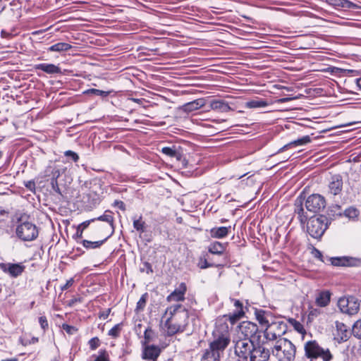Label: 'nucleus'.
Returning <instances> with one entry per match:
<instances>
[{
  "mask_svg": "<svg viewBox=\"0 0 361 361\" xmlns=\"http://www.w3.org/2000/svg\"><path fill=\"white\" fill-rule=\"evenodd\" d=\"M162 318H166L164 326L168 336L183 332L188 324L189 313L180 304L166 308Z\"/></svg>",
  "mask_w": 361,
  "mask_h": 361,
  "instance_id": "1",
  "label": "nucleus"
},
{
  "mask_svg": "<svg viewBox=\"0 0 361 361\" xmlns=\"http://www.w3.org/2000/svg\"><path fill=\"white\" fill-rule=\"evenodd\" d=\"M252 334L250 336V343L252 345V350L250 349V361H268L270 357V352L264 345L267 343L265 338L262 337L261 332Z\"/></svg>",
  "mask_w": 361,
  "mask_h": 361,
  "instance_id": "2",
  "label": "nucleus"
},
{
  "mask_svg": "<svg viewBox=\"0 0 361 361\" xmlns=\"http://www.w3.org/2000/svg\"><path fill=\"white\" fill-rule=\"evenodd\" d=\"M295 347L289 340L279 338L272 348V354L278 361H292L295 355Z\"/></svg>",
  "mask_w": 361,
  "mask_h": 361,
  "instance_id": "3",
  "label": "nucleus"
},
{
  "mask_svg": "<svg viewBox=\"0 0 361 361\" xmlns=\"http://www.w3.org/2000/svg\"><path fill=\"white\" fill-rule=\"evenodd\" d=\"M16 234L23 241H32L39 235L37 226L31 221H23V217L18 219Z\"/></svg>",
  "mask_w": 361,
  "mask_h": 361,
  "instance_id": "4",
  "label": "nucleus"
},
{
  "mask_svg": "<svg viewBox=\"0 0 361 361\" xmlns=\"http://www.w3.org/2000/svg\"><path fill=\"white\" fill-rule=\"evenodd\" d=\"M329 219L326 216L311 217L307 224V231L314 238H321L328 228Z\"/></svg>",
  "mask_w": 361,
  "mask_h": 361,
  "instance_id": "5",
  "label": "nucleus"
},
{
  "mask_svg": "<svg viewBox=\"0 0 361 361\" xmlns=\"http://www.w3.org/2000/svg\"><path fill=\"white\" fill-rule=\"evenodd\" d=\"M252 312L255 316V321L259 324V327L256 322L250 321V332L255 334V330L257 329V332H261L262 334V331L269 324V317L271 316V313L255 307H252L251 309L250 308V314Z\"/></svg>",
  "mask_w": 361,
  "mask_h": 361,
  "instance_id": "6",
  "label": "nucleus"
},
{
  "mask_svg": "<svg viewBox=\"0 0 361 361\" xmlns=\"http://www.w3.org/2000/svg\"><path fill=\"white\" fill-rule=\"evenodd\" d=\"M305 351L309 358L321 357L323 361H330L333 358L329 350L320 347L316 341H307L305 344Z\"/></svg>",
  "mask_w": 361,
  "mask_h": 361,
  "instance_id": "7",
  "label": "nucleus"
},
{
  "mask_svg": "<svg viewBox=\"0 0 361 361\" xmlns=\"http://www.w3.org/2000/svg\"><path fill=\"white\" fill-rule=\"evenodd\" d=\"M287 325L285 322L278 321L269 324L262 331V337L267 340L275 341L282 338V336L287 331Z\"/></svg>",
  "mask_w": 361,
  "mask_h": 361,
  "instance_id": "8",
  "label": "nucleus"
},
{
  "mask_svg": "<svg viewBox=\"0 0 361 361\" xmlns=\"http://www.w3.org/2000/svg\"><path fill=\"white\" fill-rule=\"evenodd\" d=\"M247 325L246 322H243L238 327L240 333L244 335L245 338H240L235 345V353L237 355L238 361H247L248 357V342L247 336Z\"/></svg>",
  "mask_w": 361,
  "mask_h": 361,
  "instance_id": "9",
  "label": "nucleus"
},
{
  "mask_svg": "<svg viewBox=\"0 0 361 361\" xmlns=\"http://www.w3.org/2000/svg\"><path fill=\"white\" fill-rule=\"evenodd\" d=\"M305 206L308 212L318 213L325 208L326 200L322 195L312 194L306 199Z\"/></svg>",
  "mask_w": 361,
  "mask_h": 361,
  "instance_id": "10",
  "label": "nucleus"
},
{
  "mask_svg": "<svg viewBox=\"0 0 361 361\" xmlns=\"http://www.w3.org/2000/svg\"><path fill=\"white\" fill-rule=\"evenodd\" d=\"M338 307L341 312L353 315L359 311L360 304L355 297H343L338 300Z\"/></svg>",
  "mask_w": 361,
  "mask_h": 361,
  "instance_id": "11",
  "label": "nucleus"
},
{
  "mask_svg": "<svg viewBox=\"0 0 361 361\" xmlns=\"http://www.w3.org/2000/svg\"><path fill=\"white\" fill-rule=\"evenodd\" d=\"M332 265L339 267H357L360 264L361 260L352 257H336L330 258Z\"/></svg>",
  "mask_w": 361,
  "mask_h": 361,
  "instance_id": "12",
  "label": "nucleus"
},
{
  "mask_svg": "<svg viewBox=\"0 0 361 361\" xmlns=\"http://www.w3.org/2000/svg\"><path fill=\"white\" fill-rule=\"evenodd\" d=\"M229 343V337L225 334H221L214 341L210 343L209 347L212 348V350L216 353L219 357H220V353H222Z\"/></svg>",
  "mask_w": 361,
  "mask_h": 361,
  "instance_id": "13",
  "label": "nucleus"
},
{
  "mask_svg": "<svg viewBox=\"0 0 361 361\" xmlns=\"http://www.w3.org/2000/svg\"><path fill=\"white\" fill-rule=\"evenodd\" d=\"M0 269L11 276L16 278L24 271L25 266L21 264L0 263Z\"/></svg>",
  "mask_w": 361,
  "mask_h": 361,
  "instance_id": "14",
  "label": "nucleus"
},
{
  "mask_svg": "<svg viewBox=\"0 0 361 361\" xmlns=\"http://www.w3.org/2000/svg\"><path fill=\"white\" fill-rule=\"evenodd\" d=\"M343 178L340 175L331 176L328 184V192L334 196L339 195L343 189Z\"/></svg>",
  "mask_w": 361,
  "mask_h": 361,
  "instance_id": "15",
  "label": "nucleus"
},
{
  "mask_svg": "<svg viewBox=\"0 0 361 361\" xmlns=\"http://www.w3.org/2000/svg\"><path fill=\"white\" fill-rule=\"evenodd\" d=\"M187 291V286L185 283H181L170 295L166 298L168 302H182L185 300V295Z\"/></svg>",
  "mask_w": 361,
  "mask_h": 361,
  "instance_id": "16",
  "label": "nucleus"
},
{
  "mask_svg": "<svg viewBox=\"0 0 361 361\" xmlns=\"http://www.w3.org/2000/svg\"><path fill=\"white\" fill-rule=\"evenodd\" d=\"M331 293L329 290H322L318 293L315 298V303L321 307H326L331 300Z\"/></svg>",
  "mask_w": 361,
  "mask_h": 361,
  "instance_id": "17",
  "label": "nucleus"
},
{
  "mask_svg": "<svg viewBox=\"0 0 361 361\" xmlns=\"http://www.w3.org/2000/svg\"><path fill=\"white\" fill-rule=\"evenodd\" d=\"M160 352L161 350L158 346L154 345H147L145 348L142 357L143 359L152 360L154 361L159 357Z\"/></svg>",
  "mask_w": 361,
  "mask_h": 361,
  "instance_id": "18",
  "label": "nucleus"
},
{
  "mask_svg": "<svg viewBox=\"0 0 361 361\" xmlns=\"http://www.w3.org/2000/svg\"><path fill=\"white\" fill-rule=\"evenodd\" d=\"M35 70H41L47 74H60L61 68L52 63H39L35 66Z\"/></svg>",
  "mask_w": 361,
  "mask_h": 361,
  "instance_id": "19",
  "label": "nucleus"
},
{
  "mask_svg": "<svg viewBox=\"0 0 361 361\" xmlns=\"http://www.w3.org/2000/svg\"><path fill=\"white\" fill-rule=\"evenodd\" d=\"M231 226L214 227L211 229L210 234L212 238H223L231 233Z\"/></svg>",
  "mask_w": 361,
  "mask_h": 361,
  "instance_id": "20",
  "label": "nucleus"
},
{
  "mask_svg": "<svg viewBox=\"0 0 361 361\" xmlns=\"http://www.w3.org/2000/svg\"><path fill=\"white\" fill-rule=\"evenodd\" d=\"M210 107L212 110L219 112H228L231 109L228 104L221 99H214L210 102Z\"/></svg>",
  "mask_w": 361,
  "mask_h": 361,
  "instance_id": "21",
  "label": "nucleus"
},
{
  "mask_svg": "<svg viewBox=\"0 0 361 361\" xmlns=\"http://www.w3.org/2000/svg\"><path fill=\"white\" fill-rule=\"evenodd\" d=\"M204 105V100L203 99H195L192 102L185 104L182 106L183 111L190 113L196 111Z\"/></svg>",
  "mask_w": 361,
  "mask_h": 361,
  "instance_id": "22",
  "label": "nucleus"
},
{
  "mask_svg": "<svg viewBox=\"0 0 361 361\" xmlns=\"http://www.w3.org/2000/svg\"><path fill=\"white\" fill-rule=\"evenodd\" d=\"M310 142H311L310 137L309 135H305L301 138L295 140L290 142V143L286 145L279 150V152L283 151L286 149L291 147L302 146V145H305Z\"/></svg>",
  "mask_w": 361,
  "mask_h": 361,
  "instance_id": "23",
  "label": "nucleus"
},
{
  "mask_svg": "<svg viewBox=\"0 0 361 361\" xmlns=\"http://www.w3.org/2000/svg\"><path fill=\"white\" fill-rule=\"evenodd\" d=\"M337 336L341 341H345L348 338V332L347 326L342 322H337L336 323Z\"/></svg>",
  "mask_w": 361,
  "mask_h": 361,
  "instance_id": "24",
  "label": "nucleus"
},
{
  "mask_svg": "<svg viewBox=\"0 0 361 361\" xmlns=\"http://www.w3.org/2000/svg\"><path fill=\"white\" fill-rule=\"evenodd\" d=\"M225 250V245L218 241L212 243L208 247V251L214 255H221L224 252Z\"/></svg>",
  "mask_w": 361,
  "mask_h": 361,
  "instance_id": "25",
  "label": "nucleus"
},
{
  "mask_svg": "<svg viewBox=\"0 0 361 361\" xmlns=\"http://www.w3.org/2000/svg\"><path fill=\"white\" fill-rule=\"evenodd\" d=\"M325 1L336 8H351L354 4L348 0H325Z\"/></svg>",
  "mask_w": 361,
  "mask_h": 361,
  "instance_id": "26",
  "label": "nucleus"
},
{
  "mask_svg": "<svg viewBox=\"0 0 361 361\" xmlns=\"http://www.w3.org/2000/svg\"><path fill=\"white\" fill-rule=\"evenodd\" d=\"M71 48L72 46L70 44L66 42H59L49 47L48 51L61 52L68 51Z\"/></svg>",
  "mask_w": 361,
  "mask_h": 361,
  "instance_id": "27",
  "label": "nucleus"
},
{
  "mask_svg": "<svg viewBox=\"0 0 361 361\" xmlns=\"http://www.w3.org/2000/svg\"><path fill=\"white\" fill-rule=\"evenodd\" d=\"M219 357L214 351L212 350V348L209 347L208 349H206L202 357V361H219Z\"/></svg>",
  "mask_w": 361,
  "mask_h": 361,
  "instance_id": "28",
  "label": "nucleus"
},
{
  "mask_svg": "<svg viewBox=\"0 0 361 361\" xmlns=\"http://www.w3.org/2000/svg\"><path fill=\"white\" fill-rule=\"evenodd\" d=\"M235 305L237 307H240V310L229 316V320L231 324H234L244 314V312L242 310V304L240 302V301L236 300L235 302Z\"/></svg>",
  "mask_w": 361,
  "mask_h": 361,
  "instance_id": "29",
  "label": "nucleus"
},
{
  "mask_svg": "<svg viewBox=\"0 0 361 361\" xmlns=\"http://www.w3.org/2000/svg\"><path fill=\"white\" fill-rule=\"evenodd\" d=\"M269 105V103L260 98H250V108H262Z\"/></svg>",
  "mask_w": 361,
  "mask_h": 361,
  "instance_id": "30",
  "label": "nucleus"
},
{
  "mask_svg": "<svg viewBox=\"0 0 361 361\" xmlns=\"http://www.w3.org/2000/svg\"><path fill=\"white\" fill-rule=\"evenodd\" d=\"M108 238H106L105 239L99 241H90L87 240H83L82 241V245L87 248V249H95L99 247L102 245L104 244V243L107 240Z\"/></svg>",
  "mask_w": 361,
  "mask_h": 361,
  "instance_id": "31",
  "label": "nucleus"
},
{
  "mask_svg": "<svg viewBox=\"0 0 361 361\" xmlns=\"http://www.w3.org/2000/svg\"><path fill=\"white\" fill-rule=\"evenodd\" d=\"M257 37L255 32L250 30V49H259L264 47V42H255V37Z\"/></svg>",
  "mask_w": 361,
  "mask_h": 361,
  "instance_id": "32",
  "label": "nucleus"
},
{
  "mask_svg": "<svg viewBox=\"0 0 361 361\" xmlns=\"http://www.w3.org/2000/svg\"><path fill=\"white\" fill-rule=\"evenodd\" d=\"M337 215L341 216L343 214L339 212ZM343 215L349 219H355L358 216L359 212L356 208L351 207L344 211Z\"/></svg>",
  "mask_w": 361,
  "mask_h": 361,
  "instance_id": "33",
  "label": "nucleus"
},
{
  "mask_svg": "<svg viewBox=\"0 0 361 361\" xmlns=\"http://www.w3.org/2000/svg\"><path fill=\"white\" fill-rule=\"evenodd\" d=\"M161 152L170 157H176L178 159H180V154L178 153L175 147H164L161 149Z\"/></svg>",
  "mask_w": 361,
  "mask_h": 361,
  "instance_id": "34",
  "label": "nucleus"
},
{
  "mask_svg": "<svg viewBox=\"0 0 361 361\" xmlns=\"http://www.w3.org/2000/svg\"><path fill=\"white\" fill-rule=\"evenodd\" d=\"M94 219L95 220L107 222L111 228H114V216H112V213L109 211H106L103 215Z\"/></svg>",
  "mask_w": 361,
  "mask_h": 361,
  "instance_id": "35",
  "label": "nucleus"
},
{
  "mask_svg": "<svg viewBox=\"0 0 361 361\" xmlns=\"http://www.w3.org/2000/svg\"><path fill=\"white\" fill-rule=\"evenodd\" d=\"M295 213L298 214L299 220L301 223H305L307 219V216L305 214L304 212V209L302 207V202L300 201L299 204L297 205V208L295 210Z\"/></svg>",
  "mask_w": 361,
  "mask_h": 361,
  "instance_id": "36",
  "label": "nucleus"
},
{
  "mask_svg": "<svg viewBox=\"0 0 361 361\" xmlns=\"http://www.w3.org/2000/svg\"><path fill=\"white\" fill-rule=\"evenodd\" d=\"M256 74L255 72L250 71V94L256 93L259 94L264 92V90H258L256 87V83L254 82L252 77L255 76Z\"/></svg>",
  "mask_w": 361,
  "mask_h": 361,
  "instance_id": "37",
  "label": "nucleus"
},
{
  "mask_svg": "<svg viewBox=\"0 0 361 361\" xmlns=\"http://www.w3.org/2000/svg\"><path fill=\"white\" fill-rule=\"evenodd\" d=\"M353 335L361 340V319L356 321L352 327Z\"/></svg>",
  "mask_w": 361,
  "mask_h": 361,
  "instance_id": "38",
  "label": "nucleus"
},
{
  "mask_svg": "<svg viewBox=\"0 0 361 361\" xmlns=\"http://www.w3.org/2000/svg\"><path fill=\"white\" fill-rule=\"evenodd\" d=\"M148 293H145L143 295H142L141 298H140L139 301L137 302V306L135 310L139 312L140 311H142L146 305L147 300L148 299Z\"/></svg>",
  "mask_w": 361,
  "mask_h": 361,
  "instance_id": "39",
  "label": "nucleus"
},
{
  "mask_svg": "<svg viewBox=\"0 0 361 361\" xmlns=\"http://www.w3.org/2000/svg\"><path fill=\"white\" fill-rule=\"evenodd\" d=\"M220 265L221 264H214V263H209V262H207V259H204V258H200V260H199V262L197 264V266L200 269H206V268L211 267H218V266H220Z\"/></svg>",
  "mask_w": 361,
  "mask_h": 361,
  "instance_id": "40",
  "label": "nucleus"
},
{
  "mask_svg": "<svg viewBox=\"0 0 361 361\" xmlns=\"http://www.w3.org/2000/svg\"><path fill=\"white\" fill-rule=\"evenodd\" d=\"M145 223L142 221V217L140 216L138 219H135L133 221V227L141 233L145 231Z\"/></svg>",
  "mask_w": 361,
  "mask_h": 361,
  "instance_id": "41",
  "label": "nucleus"
},
{
  "mask_svg": "<svg viewBox=\"0 0 361 361\" xmlns=\"http://www.w3.org/2000/svg\"><path fill=\"white\" fill-rule=\"evenodd\" d=\"M86 92L88 94L91 93V94H94L96 95H99L102 97H106L109 96L111 93L110 91H104V90H100L98 89H90V90H87Z\"/></svg>",
  "mask_w": 361,
  "mask_h": 361,
  "instance_id": "42",
  "label": "nucleus"
},
{
  "mask_svg": "<svg viewBox=\"0 0 361 361\" xmlns=\"http://www.w3.org/2000/svg\"><path fill=\"white\" fill-rule=\"evenodd\" d=\"M121 326L122 324H118L115 325L112 329L109 330V335L114 338L118 337L121 331Z\"/></svg>",
  "mask_w": 361,
  "mask_h": 361,
  "instance_id": "43",
  "label": "nucleus"
},
{
  "mask_svg": "<svg viewBox=\"0 0 361 361\" xmlns=\"http://www.w3.org/2000/svg\"><path fill=\"white\" fill-rule=\"evenodd\" d=\"M94 361H110L109 356L106 350H99V355L96 357Z\"/></svg>",
  "mask_w": 361,
  "mask_h": 361,
  "instance_id": "44",
  "label": "nucleus"
},
{
  "mask_svg": "<svg viewBox=\"0 0 361 361\" xmlns=\"http://www.w3.org/2000/svg\"><path fill=\"white\" fill-rule=\"evenodd\" d=\"M63 329L68 334L73 335L77 332L78 329L73 326L68 325L67 324H63L62 325Z\"/></svg>",
  "mask_w": 361,
  "mask_h": 361,
  "instance_id": "45",
  "label": "nucleus"
},
{
  "mask_svg": "<svg viewBox=\"0 0 361 361\" xmlns=\"http://www.w3.org/2000/svg\"><path fill=\"white\" fill-rule=\"evenodd\" d=\"M64 155L65 157H66L67 158H69L71 159V160H73L74 162H76L78 161L79 159V156L78 155L77 153L71 151V150H67L64 152Z\"/></svg>",
  "mask_w": 361,
  "mask_h": 361,
  "instance_id": "46",
  "label": "nucleus"
},
{
  "mask_svg": "<svg viewBox=\"0 0 361 361\" xmlns=\"http://www.w3.org/2000/svg\"><path fill=\"white\" fill-rule=\"evenodd\" d=\"M89 345L91 350H95L100 345V341L97 337H94L89 341Z\"/></svg>",
  "mask_w": 361,
  "mask_h": 361,
  "instance_id": "47",
  "label": "nucleus"
},
{
  "mask_svg": "<svg viewBox=\"0 0 361 361\" xmlns=\"http://www.w3.org/2000/svg\"><path fill=\"white\" fill-rule=\"evenodd\" d=\"M39 323L40 324L41 328L43 329L44 331H46L48 329L49 324H48V321H47L46 317H44V316L39 317Z\"/></svg>",
  "mask_w": 361,
  "mask_h": 361,
  "instance_id": "48",
  "label": "nucleus"
},
{
  "mask_svg": "<svg viewBox=\"0 0 361 361\" xmlns=\"http://www.w3.org/2000/svg\"><path fill=\"white\" fill-rule=\"evenodd\" d=\"M140 271L146 272L148 274L152 273L153 269H152V265L147 262H144L143 267L140 268Z\"/></svg>",
  "mask_w": 361,
  "mask_h": 361,
  "instance_id": "49",
  "label": "nucleus"
},
{
  "mask_svg": "<svg viewBox=\"0 0 361 361\" xmlns=\"http://www.w3.org/2000/svg\"><path fill=\"white\" fill-rule=\"evenodd\" d=\"M293 326L298 332L301 333V334L305 332V329H304L302 324H300L299 322L294 320Z\"/></svg>",
  "mask_w": 361,
  "mask_h": 361,
  "instance_id": "50",
  "label": "nucleus"
},
{
  "mask_svg": "<svg viewBox=\"0 0 361 361\" xmlns=\"http://www.w3.org/2000/svg\"><path fill=\"white\" fill-rule=\"evenodd\" d=\"M321 314V311L319 309H312L310 311V313H309V319H313L314 317H318L319 314Z\"/></svg>",
  "mask_w": 361,
  "mask_h": 361,
  "instance_id": "51",
  "label": "nucleus"
},
{
  "mask_svg": "<svg viewBox=\"0 0 361 361\" xmlns=\"http://www.w3.org/2000/svg\"><path fill=\"white\" fill-rule=\"evenodd\" d=\"M39 341L38 338L32 337L30 340L22 341L21 343L23 345H27L37 343Z\"/></svg>",
  "mask_w": 361,
  "mask_h": 361,
  "instance_id": "52",
  "label": "nucleus"
},
{
  "mask_svg": "<svg viewBox=\"0 0 361 361\" xmlns=\"http://www.w3.org/2000/svg\"><path fill=\"white\" fill-rule=\"evenodd\" d=\"M94 221H95V219H92L85 221L81 223L80 224H79L78 226L80 227V228L85 230L89 226L90 223H92Z\"/></svg>",
  "mask_w": 361,
  "mask_h": 361,
  "instance_id": "53",
  "label": "nucleus"
},
{
  "mask_svg": "<svg viewBox=\"0 0 361 361\" xmlns=\"http://www.w3.org/2000/svg\"><path fill=\"white\" fill-rule=\"evenodd\" d=\"M111 312V309H107L103 312H99V317L102 319H106L108 318Z\"/></svg>",
  "mask_w": 361,
  "mask_h": 361,
  "instance_id": "54",
  "label": "nucleus"
},
{
  "mask_svg": "<svg viewBox=\"0 0 361 361\" xmlns=\"http://www.w3.org/2000/svg\"><path fill=\"white\" fill-rule=\"evenodd\" d=\"M52 178L51 180H57V178L60 176V171L58 169L54 168L51 171Z\"/></svg>",
  "mask_w": 361,
  "mask_h": 361,
  "instance_id": "55",
  "label": "nucleus"
},
{
  "mask_svg": "<svg viewBox=\"0 0 361 361\" xmlns=\"http://www.w3.org/2000/svg\"><path fill=\"white\" fill-rule=\"evenodd\" d=\"M51 187H52V189L56 192L57 193L59 194H61V190H60V188L59 187V185H58V182L57 180H51Z\"/></svg>",
  "mask_w": 361,
  "mask_h": 361,
  "instance_id": "56",
  "label": "nucleus"
},
{
  "mask_svg": "<svg viewBox=\"0 0 361 361\" xmlns=\"http://www.w3.org/2000/svg\"><path fill=\"white\" fill-rule=\"evenodd\" d=\"M73 283H74L73 279H70L69 280H68L66 281V283L63 286H61V290H67L68 288H70L71 286H73Z\"/></svg>",
  "mask_w": 361,
  "mask_h": 361,
  "instance_id": "57",
  "label": "nucleus"
},
{
  "mask_svg": "<svg viewBox=\"0 0 361 361\" xmlns=\"http://www.w3.org/2000/svg\"><path fill=\"white\" fill-rule=\"evenodd\" d=\"M314 254V256L316 257V258H318L321 261L323 262V259H322V253L317 249L314 248V250H313V252Z\"/></svg>",
  "mask_w": 361,
  "mask_h": 361,
  "instance_id": "58",
  "label": "nucleus"
},
{
  "mask_svg": "<svg viewBox=\"0 0 361 361\" xmlns=\"http://www.w3.org/2000/svg\"><path fill=\"white\" fill-rule=\"evenodd\" d=\"M114 205L117 206L121 210L124 211L126 209L125 204L122 201L116 200L114 202Z\"/></svg>",
  "mask_w": 361,
  "mask_h": 361,
  "instance_id": "59",
  "label": "nucleus"
},
{
  "mask_svg": "<svg viewBox=\"0 0 361 361\" xmlns=\"http://www.w3.org/2000/svg\"><path fill=\"white\" fill-rule=\"evenodd\" d=\"M294 98L292 97H283L277 100L278 103H286L293 100Z\"/></svg>",
  "mask_w": 361,
  "mask_h": 361,
  "instance_id": "60",
  "label": "nucleus"
},
{
  "mask_svg": "<svg viewBox=\"0 0 361 361\" xmlns=\"http://www.w3.org/2000/svg\"><path fill=\"white\" fill-rule=\"evenodd\" d=\"M80 302H81V299L80 298H75L71 299L69 301V305H74L75 303Z\"/></svg>",
  "mask_w": 361,
  "mask_h": 361,
  "instance_id": "61",
  "label": "nucleus"
},
{
  "mask_svg": "<svg viewBox=\"0 0 361 361\" xmlns=\"http://www.w3.org/2000/svg\"><path fill=\"white\" fill-rule=\"evenodd\" d=\"M152 332L151 329H146L145 331V338L147 341L149 340L150 334Z\"/></svg>",
  "mask_w": 361,
  "mask_h": 361,
  "instance_id": "62",
  "label": "nucleus"
},
{
  "mask_svg": "<svg viewBox=\"0 0 361 361\" xmlns=\"http://www.w3.org/2000/svg\"><path fill=\"white\" fill-rule=\"evenodd\" d=\"M83 231H84L83 229L80 228V227H79L78 226L77 231H76V236L78 238H81L82 235Z\"/></svg>",
  "mask_w": 361,
  "mask_h": 361,
  "instance_id": "63",
  "label": "nucleus"
},
{
  "mask_svg": "<svg viewBox=\"0 0 361 361\" xmlns=\"http://www.w3.org/2000/svg\"><path fill=\"white\" fill-rule=\"evenodd\" d=\"M356 84L361 89V78L356 80Z\"/></svg>",
  "mask_w": 361,
  "mask_h": 361,
  "instance_id": "64",
  "label": "nucleus"
}]
</instances>
